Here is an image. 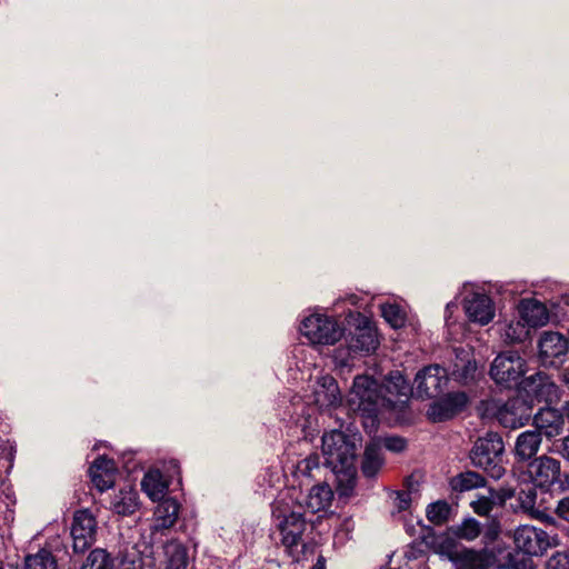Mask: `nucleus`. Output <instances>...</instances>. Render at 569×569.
Returning a JSON list of instances; mask_svg holds the SVG:
<instances>
[{
  "mask_svg": "<svg viewBox=\"0 0 569 569\" xmlns=\"http://www.w3.org/2000/svg\"><path fill=\"white\" fill-rule=\"evenodd\" d=\"M465 310L471 322L488 325L495 317L491 298L485 293H473L465 301Z\"/></svg>",
  "mask_w": 569,
  "mask_h": 569,
  "instance_id": "nucleus-21",
  "label": "nucleus"
},
{
  "mask_svg": "<svg viewBox=\"0 0 569 569\" xmlns=\"http://www.w3.org/2000/svg\"><path fill=\"white\" fill-rule=\"evenodd\" d=\"M116 473L114 460L106 455L98 456L88 469L91 482L100 492L112 488Z\"/></svg>",
  "mask_w": 569,
  "mask_h": 569,
  "instance_id": "nucleus-19",
  "label": "nucleus"
},
{
  "mask_svg": "<svg viewBox=\"0 0 569 569\" xmlns=\"http://www.w3.org/2000/svg\"><path fill=\"white\" fill-rule=\"evenodd\" d=\"M537 488L538 487H530L528 489L520 490L518 495V500L520 502V506L525 510H533L536 506L537 500Z\"/></svg>",
  "mask_w": 569,
  "mask_h": 569,
  "instance_id": "nucleus-42",
  "label": "nucleus"
},
{
  "mask_svg": "<svg viewBox=\"0 0 569 569\" xmlns=\"http://www.w3.org/2000/svg\"><path fill=\"white\" fill-rule=\"evenodd\" d=\"M348 333H345L346 346L335 350V360L348 366L356 356H368L379 346L378 331L370 318L361 312H350L347 317Z\"/></svg>",
  "mask_w": 569,
  "mask_h": 569,
  "instance_id": "nucleus-3",
  "label": "nucleus"
},
{
  "mask_svg": "<svg viewBox=\"0 0 569 569\" xmlns=\"http://www.w3.org/2000/svg\"><path fill=\"white\" fill-rule=\"evenodd\" d=\"M303 462L306 463L307 469H310L311 466L316 465V462L311 459H306Z\"/></svg>",
  "mask_w": 569,
  "mask_h": 569,
  "instance_id": "nucleus-53",
  "label": "nucleus"
},
{
  "mask_svg": "<svg viewBox=\"0 0 569 569\" xmlns=\"http://www.w3.org/2000/svg\"><path fill=\"white\" fill-rule=\"evenodd\" d=\"M169 482L168 480L163 481L161 479V475L159 472L157 473H147L144 475L141 487L143 491L153 500H161L164 497L167 490H168Z\"/></svg>",
  "mask_w": 569,
  "mask_h": 569,
  "instance_id": "nucleus-33",
  "label": "nucleus"
},
{
  "mask_svg": "<svg viewBox=\"0 0 569 569\" xmlns=\"http://www.w3.org/2000/svg\"><path fill=\"white\" fill-rule=\"evenodd\" d=\"M563 410L567 411V413L569 415V401H566L565 405H563Z\"/></svg>",
  "mask_w": 569,
  "mask_h": 569,
  "instance_id": "nucleus-54",
  "label": "nucleus"
},
{
  "mask_svg": "<svg viewBox=\"0 0 569 569\" xmlns=\"http://www.w3.org/2000/svg\"><path fill=\"white\" fill-rule=\"evenodd\" d=\"M451 510L452 508L449 502L446 500H438L428 505L426 516L435 526H442L449 520Z\"/></svg>",
  "mask_w": 569,
  "mask_h": 569,
  "instance_id": "nucleus-35",
  "label": "nucleus"
},
{
  "mask_svg": "<svg viewBox=\"0 0 569 569\" xmlns=\"http://www.w3.org/2000/svg\"><path fill=\"white\" fill-rule=\"evenodd\" d=\"M470 508L476 515L490 519L489 516L495 509L493 500L489 495H478L477 499L470 502Z\"/></svg>",
  "mask_w": 569,
  "mask_h": 569,
  "instance_id": "nucleus-39",
  "label": "nucleus"
},
{
  "mask_svg": "<svg viewBox=\"0 0 569 569\" xmlns=\"http://www.w3.org/2000/svg\"><path fill=\"white\" fill-rule=\"evenodd\" d=\"M180 503L172 497L159 500L154 509V530L169 529L178 520Z\"/></svg>",
  "mask_w": 569,
  "mask_h": 569,
  "instance_id": "nucleus-24",
  "label": "nucleus"
},
{
  "mask_svg": "<svg viewBox=\"0 0 569 569\" xmlns=\"http://www.w3.org/2000/svg\"><path fill=\"white\" fill-rule=\"evenodd\" d=\"M568 340L559 332L546 331L538 341V358L541 366L559 369L566 361Z\"/></svg>",
  "mask_w": 569,
  "mask_h": 569,
  "instance_id": "nucleus-14",
  "label": "nucleus"
},
{
  "mask_svg": "<svg viewBox=\"0 0 569 569\" xmlns=\"http://www.w3.org/2000/svg\"><path fill=\"white\" fill-rule=\"evenodd\" d=\"M163 472L168 482L177 479L178 483H181V467L177 459H169L163 463Z\"/></svg>",
  "mask_w": 569,
  "mask_h": 569,
  "instance_id": "nucleus-43",
  "label": "nucleus"
},
{
  "mask_svg": "<svg viewBox=\"0 0 569 569\" xmlns=\"http://www.w3.org/2000/svg\"><path fill=\"white\" fill-rule=\"evenodd\" d=\"M532 408L530 400L518 393L497 407L495 417L502 427L518 429L529 422Z\"/></svg>",
  "mask_w": 569,
  "mask_h": 569,
  "instance_id": "nucleus-12",
  "label": "nucleus"
},
{
  "mask_svg": "<svg viewBox=\"0 0 569 569\" xmlns=\"http://www.w3.org/2000/svg\"><path fill=\"white\" fill-rule=\"evenodd\" d=\"M557 451L565 460L569 461V435L561 439Z\"/></svg>",
  "mask_w": 569,
  "mask_h": 569,
  "instance_id": "nucleus-48",
  "label": "nucleus"
},
{
  "mask_svg": "<svg viewBox=\"0 0 569 569\" xmlns=\"http://www.w3.org/2000/svg\"><path fill=\"white\" fill-rule=\"evenodd\" d=\"M80 569H116L114 558L103 548H94L87 556Z\"/></svg>",
  "mask_w": 569,
  "mask_h": 569,
  "instance_id": "nucleus-34",
  "label": "nucleus"
},
{
  "mask_svg": "<svg viewBox=\"0 0 569 569\" xmlns=\"http://www.w3.org/2000/svg\"><path fill=\"white\" fill-rule=\"evenodd\" d=\"M562 381L569 389V367L562 373Z\"/></svg>",
  "mask_w": 569,
  "mask_h": 569,
  "instance_id": "nucleus-52",
  "label": "nucleus"
},
{
  "mask_svg": "<svg viewBox=\"0 0 569 569\" xmlns=\"http://www.w3.org/2000/svg\"><path fill=\"white\" fill-rule=\"evenodd\" d=\"M487 483L488 481L482 473L470 469L458 472L448 481L449 489L451 493L456 495V498H459L461 493L486 488Z\"/></svg>",
  "mask_w": 569,
  "mask_h": 569,
  "instance_id": "nucleus-22",
  "label": "nucleus"
},
{
  "mask_svg": "<svg viewBox=\"0 0 569 569\" xmlns=\"http://www.w3.org/2000/svg\"><path fill=\"white\" fill-rule=\"evenodd\" d=\"M519 469L528 476L535 487L545 492L569 490V472H562L560 460L553 457L541 455Z\"/></svg>",
  "mask_w": 569,
  "mask_h": 569,
  "instance_id": "nucleus-6",
  "label": "nucleus"
},
{
  "mask_svg": "<svg viewBox=\"0 0 569 569\" xmlns=\"http://www.w3.org/2000/svg\"><path fill=\"white\" fill-rule=\"evenodd\" d=\"M555 513L559 519L569 522V496L558 500L555 508Z\"/></svg>",
  "mask_w": 569,
  "mask_h": 569,
  "instance_id": "nucleus-46",
  "label": "nucleus"
},
{
  "mask_svg": "<svg viewBox=\"0 0 569 569\" xmlns=\"http://www.w3.org/2000/svg\"><path fill=\"white\" fill-rule=\"evenodd\" d=\"M519 317L530 328L542 327L549 321L547 307L537 299H522L518 306Z\"/></svg>",
  "mask_w": 569,
  "mask_h": 569,
  "instance_id": "nucleus-23",
  "label": "nucleus"
},
{
  "mask_svg": "<svg viewBox=\"0 0 569 569\" xmlns=\"http://www.w3.org/2000/svg\"><path fill=\"white\" fill-rule=\"evenodd\" d=\"M345 331L336 319L322 315H311L300 325L301 335L312 345H335L345 336Z\"/></svg>",
  "mask_w": 569,
  "mask_h": 569,
  "instance_id": "nucleus-9",
  "label": "nucleus"
},
{
  "mask_svg": "<svg viewBox=\"0 0 569 569\" xmlns=\"http://www.w3.org/2000/svg\"><path fill=\"white\" fill-rule=\"evenodd\" d=\"M385 458L381 451V443L378 440H370L366 447L361 461V472L366 478H375L381 470Z\"/></svg>",
  "mask_w": 569,
  "mask_h": 569,
  "instance_id": "nucleus-27",
  "label": "nucleus"
},
{
  "mask_svg": "<svg viewBox=\"0 0 569 569\" xmlns=\"http://www.w3.org/2000/svg\"><path fill=\"white\" fill-rule=\"evenodd\" d=\"M372 440H378L381 443V450L385 448L395 453L402 452L407 448V440L400 436L378 437Z\"/></svg>",
  "mask_w": 569,
  "mask_h": 569,
  "instance_id": "nucleus-40",
  "label": "nucleus"
},
{
  "mask_svg": "<svg viewBox=\"0 0 569 569\" xmlns=\"http://www.w3.org/2000/svg\"><path fill=\"white\" fill-rule=\"evenodd\" d=\"M489 497L493 500V508L503 507L506 501L513 496V491L509 489H495L493 487H488L487 489Z\"/></svg>",
  "mask_w": 569,
  "mask_h": 569,
  "instance_id": "nucleus-44",
  "label": "nucleus"
},
{
  "mask_svg": "<svg viewBox=\"0 0 569 569\" xmlns=\"http://www.w3.org/2000/svg\"><path fill=\"white\" fill-rule=\"evenodd\" d=\"M423 531H426L427 533H423L421 536L422 541L427 542L428 538H433V529L431 527L426 526L423 528Z\"/></svg>",
  "mask_w": 569,
  "mask_h": 569,
  "instance_id": "nucleus-51",
  "label": "nucleus"
},
{
  "mask_svg": "<svg viewBox=\"0 0 569 569\" xmlns=\"http://www.w3.org/2000/svg\"><path fill=\"white\" fill-rule=\"evenodd\" d=\"M469 402V398L463 391L448 392L430 403L427 410V417L432 422L448 421L461 413Z\"/></svg>",
  "mask_w": 569,
  "mask_h": 569,
  "instance_id": "nucleus-16",
  "label": "nucleus"
},
{
  "mask_svg": "<svg viewBox=\"0 0 569 569\" xmlns=\"http://www.w3.org/2000/svg\"><path fill=\"white\" fill-rule=\"evenodd\" d=\"M449 382L448 371L439 365H429L419 370L415 378L416 395L420 399L438 398Z\"/></svg>",
  "mask_w": 569,
  "mask_h": 569,
  "instance_id": "nucleus-11",
  "label": "nucleus"
},
{
  "mask_svg": "<svg viewBox=\"0 0 569 569\" xmlns=\"http://www.w3.org/2000/svg\"><path fill=\"white\" fill-rule=\"evenodd\" d=\"M526 372V359L512 350L500 352L491 362L489 370L491 379L503 389L520 387Z\"/></svg>",
  "mask_w": 569,
  "mask_h": 569,
  "instance_id": "nucleus-8",
  "label": "nucleus"
},
{
  "mask_svg": "<svg viewBox=\"0 0 569 569\" xmlns=\"http://www.w3.org/2000/svg\"><path fill=\"white\" fill-rule=\"evenodd\" d=\"M510 558L511 561L503 569H535L531 556L515 550Z\"/></svg>",
  "mask_w": 569,
  "mask_h": 569,
  "instance_id": "nucleus-41",
  "label": "nucleus"
},
{
  "mask_svg": "<svg viewBox=\"0 0 569 569\" xmlns=\"http://www.w3.org/2000/svg\"><path fill=\"white\" fill-rule=\"evenodd\" d=\"M97 520L88 509L77 510L73 515L70 535L74 553H84L96 541Z\"/></svg>",
  "mask_w": 569,
  "mask_h": 569,
  "instance_id": "nucleus-15",
  "label": "nucleus"
},
{
  "mask_svg": "<svg viewBox=\"0 0 569 569\" xmlns=\"http://www.w3.org/2000/svg\"><path fill=\"white\" fill-rule=\"evenodd\" d=\"M513 541L516 550L528 556H541L550 547L548 533L533 526H520L516 529Z\"/></svg>",
  "mask_w": 569,
  "mask_h": 569,
  "instance_id": "nucleus-17",
  "label": "nucleus"
},
{
  "mask_svg": "<svg viewBox=\"0 0 569 569\" xmlns=\"http://www.w3.org/2000/svg\"><path fill=\"white\" fill-rule=\"evenodd\" d=\"M566 303L569 305V297L566 299Z\"/></svg>",
  "mask_w": 569,
  "mask_h": 569,
  "instance_id": "nucleus-55",
  "label": "nucleus"
},
{
  "mask_svg": "<svg viewBox=\"0 0 569 569\" xmlns=\"http://www.w3.org/2000/svg\"><path fill=\"white\" fill-rule=\"evenodd\" d=\"M0 569H2V568L0 567Z\"/></svg>",
  "mask_w": 569,
  "mask_h": 569,
  "instance_id": "nucleus-56",
  "label": "nucleus"
},
{
  "mask_svg": "<svg viewBox=\"0 0 569 569\" xmlns=\"http://www.w3.org/2000/svg\"><path fill=\"white\" fill-rule=\"evenodd\" d=\"M333 490L327 482L315 485L306 499V507L312 513L327 510L332 502Z\"/></svg>",
  "mask_w": 569,
  "mask_h": 569,
  "instance_id": "nucleus-28",
  "label": "nucleus"
},
{
  "mask_svg": "<svg viewBox=\"0 0 569 569\" xmlns=\"http://www.w3.org/2000/svg\"><path fill=\"white\" fill-rule=\"evenodd\" d=\"M447 530L451 537L469 542L481 537L482 543H489L499 538L502 531L501 522L497 517H491L481 523L471 516L463 518L460 523L448 527Z\"/></svg>",
  "mask_w": 569,
  "mask_h": 569,
  "instance_id": "nucleus-10",
  "label": "nucleus"
},
{
  "mask_svg": "<svg viewBox=\"0 0 569 569\" xmlns=\"http://www.w3.org/2000/svg\"><path fill=\"white\" fill-rule=\"evenodd\" d=\"M361 437L358 433L347 435L332 430L322 436V455L325 465L332 469L356 463L358 446Z\"/></svg>",
  "mask_w": 569,
  "mask_h": 569,
  "instance_id": "nucleus-7",
  "label": "nucleus"
},
{
  "mask_svg": "<svg viewBox=\"0 0 569 569\" xmlns=\"http://www.w3.org/2000/svg\"><path fill=\"white\" fill-rule=\"evenodd\" d=\"M335 476L336 491L339 497L349 498L352 496L357 482L356 463L331 470Z\"/></svg>",
  "mask_w": 569,
  "mask_h": 569,
  "instance_id": "nucleus-30",
  "label": "nucleus"
},
{
  "mask_svg": "<svg viewBox=\"0 0 569 569\" xmlns=\"http://www.w3.org/2000/svg\"><path fill=\"white\" fill-rule=\"evenodd\" d=\"M409 385L399 372H391L382 383L359 375L355 377L348 402L362 419L365 428H375L379 422L380 410L395 409L400 397H407Z\"/></svg>",
  "mask_w": 569,
  "mask_h": 569,
  "instance_id": "nucleus-1",
  "label": "nucleus"
},
{
  "mask_svg": "<svg viewBox=\"0 0 569 569\" xmlns=\"http://www.w3.org/2000/svg\"><path fill=\"white\" fill-rule=\"evenodd\" d=\"M164 569H188L190 557L188 548L179 540L172 539L163 546Z\"/></svg>",
  "mask_w": 569,
  "mask_h": 569,
  "instance_id": "nucleus-25",
  "label": "nucleus"
},
{
  "mask_svg": "<svg viewBox=\"0 0 569 569\" xmlns=\"http://www.w3.org/2000/svg\"><path fill=\"white\" fill-rule=\"evenodd\" d=\"M310 569H326V558L322 555H320L317 558L316 563Z\"/></svg>",
  "mask_w": 569,
  "mask_h": 569,
  "instance_id": "nucleus-50",
  "label": "nucleus"
},
{
  "mask_svg": "<svg viewBox=\"0 0 569 569\" xmlns=\"http://www.w3.org/2000/svg\"><path fill=\"white\" fill-rule=\"evenodd\" d=\"M542 437L536 430H526L518 435L513 448V456L518 468L526 466L537 457Z\"/></svg>",
  "mask_w": 569,
  "mask_h": 569,
  "instance_id": "nucleus-20",
  "label": "nucleus"
},
{
  "mask_svg": "<svg viewBox=\"0 0 569 569\" xmlns=\"http://www.w3.org/2000/svg\"><path fill=\"white\" fill-rule=\"evenodd\" d=\"M116 560V569H143V559L134 548L120 551Z\"/></svg>",
  "mask_w": 569,
  "mask_h": 569,
  "instance_id": "nucleus-37",
  "label": "nucleus"
},
{
  "mask_svg": "<svg viewBox=\"0 0 569 569\" xmlns=\"http://www.w3.org/2000/svg\"><path fill=\"white\" fill-rule=\"evenodd\" d=\"M533 426L540 436L548 439L555 438L562 433L565 428L563 413L555 408L546 406L540 408L537 413L532 415Z\"/></svg>",
  "mask_w": 569,
  "mask_h": 569,
  "instance_id": "nucleus-18",
  "label": "nucleus"
},
{
  "mask_svg": "<svg viewBox=\"0 0 569 569\" xmlns=\"http://www.w3.org/2000/svg\"><path fill=\"white\" fill-rule=\"evenodd\" d=\"M480 550L467 547L457 548L453 543L443 545L445 553L456 569H503L513 555L515 548L503 542L500 537L489 543H482Z\"/></svg>",
  "mask_w": 569,
  "mask_h": 569,
  "instance_id": "nucleus-2",
  "label": "nucleus"
},
{
  "mask_svg": "<svg viewBox=\"0 0 569 569\" xmlns=\"http://www.w3.org/2000/svg\"><path fill=\"white\" fill-rule=\"evenodd\" d=\"M519 393L530 400L533 407L535 402H545L550 405L559 396V388L550 376L542 371L526 377L519 389Z\"/></svg>",
  "mask_w": 569,
  "mask_h": 569,
  "instance_id": "nucleus-13",
  "label": "nucleus"
},
{
  "mask_svg": "<svg viewBox=\"0 0 569 569\" xmlns=\"http://www.w3.org/2000/svg\"><path fill=\"white\" fill-rule=\"evenodd\" d=\"M23 569H58V559L50 549L40 548L24 556Z\"/></svg>",
  "mask_w": 569,
  "mask_h": 569,
  "instance_id": "nucleus-32",
  "label": "nucleus"
},
{
  "mask_svg": "<svg viewBox=\"0 0 569 569\" xmlns=\"http://www.w3.org/2000/svg\"><path fill=\"white\" fill-rule=\"evenodd\" d=\"M381 316L395 329L402 328L406 323V315L401 307L396 303L381 306Z\"/></svg>",
  "mask_w": 569,
  "mask_h": 569,
  "instance_id": "nucleus-38",
  "label": "nucleus"
},
{
  "mask_svg": "<svg viewBox=\"0 0 569 569\" xmlns=\"http://www.w3.org/2000/svg\"><path fill=\"white\" fill-rule=\"evenodd\" d=\"M477 372L478 366L473 357L467 355V357L461 358L459 355H457V359L451 370V377L455 381L467 386L476 381Z\"/></svg>",
  "mask_w": 569,
  "mask_h": 569,
  "instance_id": "nucleus-29",
  "label": "nucleus"
},
{
  "mask_svg": "<svg viewBox=\"0 0 569 569\" xmlns=\"http://www.w3.org/2000/svg\"><path fill=\"white\" fill-rule=\"evenodd\" d=\"M547 569H569V552L557 551L547 561Z\"/></svg>",
  "mask_w": 569,
  "mask_h": 569,
  "instance_id": "nucleus-45",
  "label": "nucleus"
},
{
  "mask_svg": "<svg viewBox=\"0 0 569 569\" xmlns=\"http://www.w3.org/2000/svg\"><path fill=\"white\" fill-rule=\"evenodd\" d=\"M316 402L320 407H336L341 401L337 380L331 376L321 377L315 390Z\"/></svg>",
  "mask_w": 569,
  "mask_h": 569,
  "instance_id": "nucleus-26",
  "label": "nucleus"
},
{
  "mask_svg": "<svg viewBox=\"0 0 569 569\" xmlns=\"http://www.w3.org/2000/svg\"><path fill=\"white\" fill-rule=\"evenodd\" d=\"M411 503V495L408 491H396V506L398 511L409 509Z\"/></svg>",
  "mask_w": 569,
  "mask_h": 569,
  "instance_id": "nucleus-47",
  "label": "nucleus"
},
{
  "mask_svg": "<svg viewBox=\"0 0 569 569\" xmlns=\"http://www.w3.org/2000/svg\"><path fill=\"white\" fill-rule=\"evenodd\" d=\"M271 515L274 526L280 532L281 545L288 555L298 561L299 558L295 551L298 546H306L302 542V536L308 527L303 512L295 510L284 499H276L271 505Z\"/></svg>",
  "mask_w": 569,
  "mask_h": 569,
  "instance_id": "nucleus-4",
  "label": "nucleus"
},
{
  "mask_svg": "<svg viewBox=\"0 0 569 569\" xmlns=\"http://www.w3.org/2000/svg\"><path fill=\"white\" fill-rule=\"evenodd\" d=\"M12 457V447L8 441L0 437V459H9Z\"/></svg>",
  "mask_w": 569,
  "mask_h": 569,
  "instance_id": "nucleus-49",
  "label": "nucleus"
},
{
  "mask_svg": "<svg viewBox=\"0 0 569 569\" xmlns=\"http://www.w3.org/2000/svg\"><path fill=\"white\" fill-rule=\"evenodd\" d=\"M468 458L476 469H481L495 480L501 479L506 473L505 442L498 432L488 431L479 437L471 447Z\"/></svg>",
  "mask_w": 569,
  "mask_h": 569,
  "instance_id": "nucleus-5",
  "label": "nucleus"
},
{
  "mask_svg": "<svg viewBox=\"0 0 569 569\" xmlns=\"http://www.w3.org/2000/svg\"><path fill=\"white\" fill-rule=\"evenodd\" d=\"M530 335V327L519 318L517 321H510L505 328V341L508 343L525 342Z\"/></svg>",
  "mask_w": 569,
  "mask_h": 569,
  "instance_id": "nucleus-36",
  "label": "nucleus"
},
{
  "mask_svg": "<svg viewBox=\"0 0 569 569\" xmlns=\"http://www.w3.org/2000/svg\"><path fill=\"white\" fill-rule=\"evenodd\" d=\"M139 508V496L133 489L120 490L112 500V507L114 513L127 517L133 515Z\"/></svg>",
  "mask_w": 569,
  "mask_h": 569,
  "instance_id": "nucleus-31",
  "label": "nucleus"
}]
</instances>
